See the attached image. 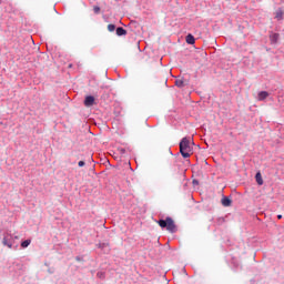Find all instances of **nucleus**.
<instances>
[{"label": "nucleus", "mask_w": 284, "mask_h": 284, "mask_svg": "<svg viewBox=\"0 0 284 284\" xmlns=\"http://www.w3.org/2000/svg\"><path fill=\"white\" fill-rule=\"evenodd\" d=\"M97 276H98V278H105V273L98 272Z\"/></svg>", "instance_id": "obj_17"}, {"label": "nucleus", "mask_w": 284, "mask_h": 284, "mask_svg": "<svg viewBox=\"0 0 284 284\" xmlns=\"http://www.w3.org/2000/svg\"><path fill=\"white\" fill-rule=\"evenodd\" d=\"M160 227H166L171 234H174L176 232V225L174 224V220L172 217H166V220H160L159 221Z\"/></svg>", "instance_id": "obj_3"}, {"label": "nucleus", "mask_w": 284, "mask_h": 284, "mask_svg": "<svg viewBox=\"0 0 284 284\" xmlns=\"http://www.w3.org/2000/svg\"><path fill=\"white\" fill-rule=\"evenodd\" d=\"M268 39H270L271 45H276V43H278V39H281V34L271 32L268 36Z\"/></svg>", "instance_id": "obj_4"}, {"label": "nucleus", "mask_w": 284, "mask_h": 284, "mask_svg": "<svg viewBox=\"0 0 284 284\" xmlns=\"http://www.w3.org/2000/svg\"><path fill=\"white\" fill-rule=\"evenodd\" d=\"M108 30L109 32H114V30H116V27L114 24H109Z\"/></svg>", "instance_id": "obj_16"}, {"label": "nucleus", "mask_w": 284, "mask_h": 284, "mask_svg": "<svg viewBox=\"0 0 284 284\" xmlns=\"http://www.w3.org/2000/svg\"><path fill=\"white\" fill-rule=\"evenodd\" d=\"M84 105H85V108H92V105H94V97H92V95L85 97Z\"/></svg>", "instance_id": "obj_5"}, {"label": "nucleus", "mask_w": 284, "mask_h": 284, "mask_svg": "<svg viewBox=\"0 0 284 284\" xmlns=\"http://www.w3.org/2000/svg\"><path fill=\"white\" fill-rule=\"evenodd\" d=\"M98 247L100 250H105V247H109V244L108 243H100V244H98Z\"/></svg>", "instance_id": "obj_14"}, {"label": "nucleus", "mask_w": 284, "mask_h": 284, "mask_svg": "<svg viewBox=\"0 0 284 284\" xmlns=\"http://www.w3.org/2000/svg\"><path fill=\"white\" fill-rule=\"evenodd\" d=\"M94 14H99L101 12V8L99 6L93 7Z\"/></svg>", "instance_id": "obj_15"}, {"label": "nucleus", "mask_w": 284, "mask_h": 284, "mask_svg": "<svg viewBox=\"0 0 284 284\" xmlns=\"http://www.w3.org/2000/svg\"><path fill=\"white\" fill-rule=\"evenodd\" d=\"M18 239V235L7 232L3 234L2 245H4V247H9V250H12V247H14V241H17Z\"/></svg>", "instance_id": "obj_2"}, {"label": "nucleus", "mask_w": 284, "mask_h": 284, "mask_svg": "<svg viewBox=\"0 0 284 284\" xmlns=\"http://www.w3.org/2000/svg\"><path fill=\"white\" fill-rule=\"evenodd\" d=\"M275 19H277V21H283V10L282 9L276 10Z\"/></svg>", "instance_id": "obj_9"}, {"label": "nucleus", "mask_w": 284, "mask_h": 284, "mask_svg": "<svg viewBox=\"0 0 284 284\" xmlns=\"http://www.w3.org/2000/svg\"><path fill=\"white\" fill-rule=\"evenodd\" d=\"M194 185H199V181L193 180Z\"/></svg>", "instance_id": "obj_19"}, {"label": "nucleus", "mask_w": 284, "mask_h": 284, "mask_svg": "<svg viewBox=\"0 0 284 284\" xmlns=\"http://www.w3.org/2000/svg\"><path fill=\"white\" fill-rule=\"evenodd\" d=\"M78 165H79V168H83L85 165V162L84 161H80V162H78Z\"/></svg>", "instance_id": "obj_18"}, {"label": "nucleus", "mask_w": 284, "mask_h": 284, "mask_svg": "<svg viewBox=\"0 0 284 284\" xmlns=\"http://www.w3.org/2000/svg\"><path fill=\"white\" fill-rule=\"evenodd\" d=\"M267 97H270V93L267 91H261L257 94V101H265V99H267Z\"/></svg>", "instance_id": "obj_6"}, {"label": "nucleus", "mask_w": 284, "mask_h": 284, "mask_svg": "<svg viewBox=\"0 0 284 284\" xmlns=\"http://www.w3.org/2000/svg\"><path fill=\"white\" fill-rule=\"evenodd\" d=\"M195 41L196 40L194 39V36L192 34L186 36V43H189V45H194Z\"/></svg>", "instance_id": "obj_10"}, {"label": "nucleus", "mask_w": 284, "mask_h": 284, "mask_svg": "<svg viewBox=\"0 0 284 284\" xmlns=\"http://www.w3.org/2000/svg\"><path fill=\"white\" fill-rule=\"evenodd\" d=\"M77 261H81V258L77 257Z\"/></svg>", "instance_id": "obj_21"}, {"label": "nucleus", "mask_w": 284, "mask_h": 284, "mask_svg": "<svg viewBox=\"0 0 284 284\" xmlns=\"http://www.w3.org/2000/svg\"><path fill=\"white\" fill-rule=\"evenodd\" d=\"M255 180H256L257 185H263V176L261 175V172H257L255 174Z\"/></svg>", "instance_id": "obj_11"}, {"label": "nucleus", "mask_w": 284, "mask_h": 284, "mask_svg": "<svg viewBox=\"0 0 284 284\" xmlns=\"http://www.w3.org/2000/svg\"><path fill=\"white\" fill-rule=\"evenodd\" d=\"M194 142L190 140V138H183L180 142V153L182 154L183 159H190L192 156V150Z\"/></svg>", "instance_id": "obj_1"}, {"label": "nucleus", "mask_w": 284, "mask_h": 284, "mask_svg": "<svg viewBox=\"0 0 284 284\" xmlns=\"http://www.w3.org/2000/svg\"><path fill=\"white\" fill-rule=\"evenodd\" d=\"M115 32L118 37H125L128 34V31L123 27H119Z\"/></svg>", "instance_id": "obj_8"}, {"label": "nucleus", "mask_w": 284, "mask_h": 284, "mask_svg": "<svg viewBox=\"0 0 284 284\" xmlns=\"http://www.w3.org/2000/svg\"><path fill=\"white\" fill-rule=\"evenodd\" d=\"M222 205H223L224 207H230V206L232 205V200H230V197H227V196H224V197L222 199Z\"/></svg>", "instance_id": "obj_7"}, {"label": "nucleus", "mask_w": 284, "mask_h": 284, "mask_svg": "<svg viewBox=\"0 0 284 284\" xmlns=\"http://www.w3.org/2000/svg\"><path fill=\"white\" fill-rule=\"evenodd\" d=\"M175 85L176 88H185V82L183 81V79H178L175 80Z\"/></svg>", "instance_id": "obj_12"}, {"label": "nucleus", "mask_w": 284, "mask_h": 284, "mask_svg": "<svg viewBox=\"0 0 284 284\" xmlns=\"http://www.w3.org/2000/svg\"><path fill=\"white\" fill-rule=\"evenodd\" d=\"M30 243H32V241L30 240H26L21 243V247H28L30 245Z\"/></svg>", "instance_id": "obj_13"}, {"label": "nucleus", "mask_w": 284, "mask_h": 284, "mask_svg": "<svg viewBox=\"0 0 284 284\" xmlns=\"http://www.w3.org/2000/svg\"><path fill=\"white\" fill-rule=\"evenodd\" d=\"M277 219H283V215H277Z\"/></svg>", "instance_id": "obj_20"}]
</instances>
